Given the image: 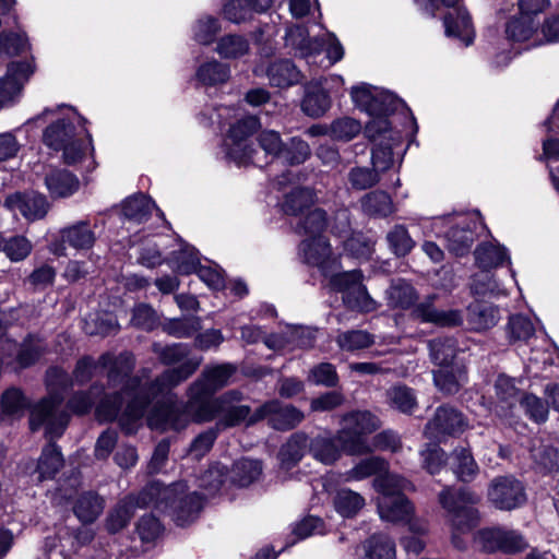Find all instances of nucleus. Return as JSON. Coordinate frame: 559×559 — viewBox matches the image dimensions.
<instances>
[{
    "instance_id": "obj_25",
    "label": "nucleus",
    "mask_w": 559,
    "mask_h": 559,
    "mask_svg": "<svg viewBox=\"0 0 559 559\" xmlns=\"http://www.w3.org/2000/svg\"><path fill=\"white\" fill-rule=\"evenodd\" d=\"M445 35L460 39L465 46L473 43L475 32L466 10L459 8L444 16Z\"/></svg>"
},
{
    "instance_id": "obj_58",
    "label": "nucleus",
    "mask_w": 559,
    "mask_h": 559,
    "mask_svg": "<svg viewBox=\"0 0 559 559\" xmlns=\"http://www.w3.org/2000/svg\"><path fill=\"white\" fill-rule=\"evenodd\" d=\"M373 336L367 331L350 330L342 332L336 336L337 345L347 352L359 350L373 344Z\"/></svg>"
},
{
    "instance_id": "obj_1",
    "label": "nucleus",
    "mask_w": 559,
    "mask_h": 559,
    "mask_svg": "<svg viewBox=\"0 0 559 559\" xmlns=\"http://www.w3.org/2000/svg\"><path fill=\"white\" fill-rule=\"evenodd\" d=\"M201 362L202 357L188 358L179 367L163 372L150 384H142L139 378H130L135 365L131 353L124 352L117 357L105 353L97 362L90 356L81 358L76 362L73 377L79 384H83L92 379L97 367L108 369V382L112 385L122 383V390L112 396L106 395L96 406V416L100 421L118 419L122 429L132 433L147 405L158 395L187 380Z\"/></svg>"
},
{
    "instance_id": "obj_19",
    "label": "nucleus",
    "mask_w": 559,
    "mask_h": 559,
    "mask_svg": "<svg viewBox=\"0 0 559 559\" xmlns=\"http://www.w3.org/2000/svg\"><path fill=\"white\" fill-rule=\"evenodd\" d=\"M4 206L13 213L19 211L29 222L43 219L50 209L47 198L35 191L9 194L4 200Z\"/></svg>"
},
{
    "instance_id": "obj_16",
    "label": "nucleus",
    "mask_w": 559,
    "mask_h": 559,
    "mask_svg": "<svg viewBox=\"0 0 559 559\" xmlns=\"http://www.w3.org/2000/svg\"><path fill=\"white\" fill-rule=\"evenodd\" d=\"M477 540L487 552L502 551L504 554H518L528 547L522 534L502 527L479 531L477 533Z\"/></svg>"
},
{
    "instance_id": "obj_29",
    "label": "nucleus",
    "mask_w": 559,
    "mask_h": 559,
    "mask_svg": "<svg viewBox=\"0 0 559 559\" xmlns=\"http://www.w3.org/2000/svg\"><path fill=\"white\" fill-rule=\"evenodd\" d=\"M45 185L53 198H67L79 189V179L66 169H51L45 176Z\"/></svg>"
},
{
    "instance_id": "obj_22",
    "label": "nucleus",
    "mask_w": 559,
    "mask_h": 559,
    "mask_svg": "<svg viewBox=\"0 0 559 559\" xmlns=\"http://www.w3.org/2000/svg\"><path fill=\"white\" fill-rule=\"evenodd\" d=\"M376 143L371 153V163L379 174L386 171L393 165V150L402 145V134L399 131L390 130L382 132L381 136L373 141Z\"/></svg>"
},
{
    "instance_id": "obj_36",
    "label": "nucleus",
    "mask_w": 559,
    "mask_h": 559,
    "mask_svg": "<svg viewBox=\"0 0 559 559\" xmlns=\"http://www.w3.org/2000/svg\"><path fill=\"white\" fill-rule=\"evenodd\" d=\"M475 260L481 271L502 265L506 261L510 262V257L506 247L491 242L479 245L475 251Z\"/></svg>"
},
{
    "instance_id": "obj_20",
    "label": "nucleus",
    "mask_w": 559,
    "mask_h": 559,
    "mask_svg": "<svg viewBox=\"0 0 559 559\" xmlns=\"http://www.w3.org/2000/svg\"><path fill=\"white\" fill-rule=\"evenodd\" d=\"M436 295L428 296L424 301L414 306L412 317L424 322L439 326H459L463 322L460 310H439L433 306Z\"/></svg>"
},
{
    "instance_id": "obj_55",
    "label": "nucleus",
    "mask_w": 559,
    "mask_h": 559,
    "mask_svg": "<svg viewBox=\"0 0 559 559\" xmlns=\"http://www.w3.org/2000/svg\"><path fill=\"white\" fill-rule=\"evenodd\" d=\"M219 32V21L211 15L200 16L192 26L193 39L201 45L212 44Z\"/></svg>"
},
{
    "instance_id": "obj_37",
    "label": "nucleus",
    "mask_w": 559,
    "mask_h": 559,
    "mask_svg": "<svg viewBox=\"0 0 559 559\" xmlns=\"http://www.w3.org/2000/svg\"><path fill=\"white\" fill-rule=\"evenodd\" d=\"M105 508L104 499L95 492L82 493L74 503V514L82 523L94 522Z\"/></svg>"
},
{
    "instance_id": "obj_43",
    "label": "nucleus",
    "mask_w": 559,
    "mask_h": 559,
    "mask_svg": "<svg viewBox=\"0 0 559 559\" xmlns=\"http://www.w3.org/2000/svg\"><path fill=\"white\" fill-rule=\"evenodd\" d=\"M317 200L313 189L310 188H295L285 195L282 203V210L289 215H298L304 210L314 204Z\"/></svg>"
},
{
    "instance_id": "obj_18",
    "label": "nucleus",
    "mask_w": 559,
    "mask_h": 559,
    "mask_svg": "<svg viewBox=\"0 0 559 559\" xmlns=\"http://www.w3.org/2000/svg\"><path fill=\"white\" fill-rule=\"evenodd\" d=\"M468 424L464 415L452 406L437 408L435 417L426 425L425 433L440 440L444 436H456L465 431Z\"/></svg>"
},
{
    "instance_id": "obj_10",
    "label": "nucleus",
    "mask_w": 559,
    "mask_h": 559,
    "mask_svg": "<svg viewBox=\"0 0 559 559\" xmlns=\"http://www.w3.org/2000/svg\"><path fill=\"white\" fill-rule=\"evenodd\" d=\"M329 286L332 290L343 293V302L348 309L367 313L378 308L364 286L362 274L358 270L332 275Z\"/></svg>"
},
{
    "instance_id": "obj_34",
    "label": "nucleus",
    "mask_w": 559,
    "mask_h": 559,
    "mask_svg": "<svg viewBox=\"0 0 559 559\" xmlns=\"http://www.w3.org/2000/svg\"><path fill=\"white\" fill-rule=\"evenodd\" d=\"M270 84L276 87H288L298 84L301 72L289 60H278L271 63L266 71Z\"/></svg>"
},
{
    "instance_id": "obj_31",
    "label": "nucleus",
    "mask_w": 559,
    "mask_h": 559,
    "mask_svg": "<svg viewBox=\"0 0 559 559\" xmlns=\"http://www.w3.org/2000/svg\"><path fill=\"white\" fill-rule=\"evenodd\" d=\"M500 319L499 309L492 305L473 302L467 307L466 320L474 331H485L493 328Z\"/></svg>"
},
{
    "instance_id": "obj_13",
    "label": "nucleus",
    "mask_w": 559,
    "mask_h": 559,
    "mask_svg": "<svg viewBox=\"0 0 559 559\" xmlns=\"http://www.w3.org/2000/svg\"><path fill=\"white\" fill-rule=\"evenodd\" d=\"M489 501L500 510L511 511L526 502L524 485L512 475L495 477L488 488Z\"/></svg>"
},
{
    "instance_id": "obj_48",
    "label": "nucleus",
    "mask_w": 559,
    "mask_h": 559,
    "mask_svg": "<svg viewBox=\"0 0 559 559\" xmlns=\"http://www.w3.org/2000/svg\"><path fill=\"white\" fill-rule=\"evenodd\" d=\"M201 319L193 316L167 319L162 324V329L165 333L177 338L191 337L201 330Z\"/></svg>"
},
{
    "instance_id": "obj_50",
    "label": "nucleus",
    "mask_w": 559,
    "mask_h": 559,
    "mask_svg": "<svg viewBox=\"0 0 559 559\" xmlns=\"http://www.w3.org/2000/svg\"><path fill=\"white\" fill-rule=\"evenodd\" d=\"M412 485L405 478L386 472H382L381 475H378L373 480V488L381 493V498L385 497H396L397 495H403L404 490L411 488Z\"/></svg>"
},
{
    "instance_id": "obj_46",
    "label": "nucleus",
    "mask_w": 559,
    "mask_h": 559,
    "mask_svg": "<svg viewBox=\"0 0 559 559\" xmlns=\"http://www.w3.org/2000/svg\"><path fill=\"white\" fill-rule=\"evenodd\" d=\"M361 550L365 559H395V545L383 534L372 535L362 544Z\"/></svg>"
},
{
    "instance_id": "obj_63",
    "label": "nucleus",
    "mask_w": 559,
    "mask_h": 559,
    "mask_svg": "<svg viewBox=\"0 0 559 559\" xmlns=\"http://www.w3.org/2000/svg\"><path fill=\"white\" fill-rule=\"evenodd\" d=\"M391 250L399 257L408 254L415 247V241L403 225L394 226L386 235Z\"/></svg>"
},
{
    "instance_id": "obj_15",
    "label": "nucleus",
    "mask_w": 559,
    "mask_h": 559,
    "mask_svg": "<svg viewBox=\"0 0 559 559\" xmlns=\"http://www.w3.org/2000/svg\"><path fill=\"white\" fill-rule=\"evenodd\" d=\"M95 241L96 236L90 223L80 221L60 229L59 238L50 242L49 251L55 255L64 257L67 246L85 251L92 249Z\"/></svg>"
},
{
    "instance_id": "obj_35",
    "label": "nucleus",
    "mask_w": 559,
    "mask_h": 559,
    "mask_svg": "<svg viewBox=\"0 0 559 559\" xmlns=\"http://www.w3.org/2000/svg\"><path fill=\"white\" fill-rule=\"evenodd\" d=\"M138 497H128L121 500L108 514L106 527L110 533H117L128 525L136 508H145Z\"/></svg>"
},
{
    "instance_id": "obj_21",
    "label": "nucleus",
    "mask_w": 559,
    "mask_h": 559,
    "mask_svg": "<svg viewBox=\"0 0 559 559\" xmlns=\"http://www.w3.org/2000/svg\"><path fill=\"white\" fill-rule=\"evenodd\" d=\"M506 33L509 39L513 41H531V46L542 45L544 41L550 43L543 28L539 31V22L535 16L522 14L511 20L507 24Z\"/></svg>"
},
{
    "instance_id": "obj_41",
    "label": "nucleus",
    "mask_w": 559,
    "mask_h": 559,
    "mask_svg": "<svg viewBox=\"0 0 559 559\" xmlns=\"http://www.w3.org/2000/svg\"><path fill=\"white\" fill-rule=\"evenodd\" d=\"M431 360L441 368L451 367L456 356L457 347L453 337H437L428 343Z\"/></svg>"
},
{
    "instance_id": "obj_7",
    "label": "nucleus",
    "mask_w": 559,
    "mask_h": 559,
    "mask_svg": "<svg viewBox=\"0 0 559 559\" xmlns=\"http://www.w3.org/2000/svg\"><path fill=\"white\" fill-rule=\"evenodd\" d=\"M343 427L337 439L346 454L361 455L372 451L366 440L367 435L380 427L379 419L368 411H356L343 416Z\"/></svg>"
},
{
    "instance_id": "obj_59",
    "label": "nucleus",
    "mask_w": 559,
    "mask_h": 559,
    "mask_svg": "<svg viewBox=\"0 0 559 559\" xmlns=\"http://www.w3.org/2000/svg\"><path fill=\"white\" fill-rule=\"evenodd\" d=\"M311 156L309 144L301 138L294 136L284 148L281 158L288 165H300Z\"/></svg>"
},
{
    "instance_id": "obj_17",
    "label": "nucleus",
    "mask_w": 559,
    "mask_h": 559,
    "mask_svg": "<svg viewBox=\"0 0 559 559\" xmlns=\"http://www.w3.org/2000/svg\"><path fill=\"white\" fill-rule=\"evenodd\" d=\"M264 418L276 430H289L304 419V414L292 405H284L278 401H270L260 406L250 418V423H257Z\"/></svg>"
},
{
    "instance_id": "obj_6",
    "label": "nucleus",
    "mask_w": 559,
    "mask_h": 559,
    "mask_svg": "<svg viewBox=\"0 0 559 559\" xmlns=\"http://www.w3.org/2000/svg\"><path fill=\"white\" fill-rule=\"evenodd\" d=\"M242 400V393L238 390H230L219 397L207 401L200 405L195 413L198 421H211L216 417H219L217 427H234L242 421L247 420L250 423L251 408L248 405H240L239 402Z\"/></svg>"
},
{
    "instance_id": "obj_8",
    "label": "nucleus",
    "mask_w": 559,
    "mask_h": 559,
    "mask_svg": "<svg viewBox=\"0 0 559 559\" xmlns=\"http://www.w3.org/2000/svg\"><path fill=\"white\" fill-rule=\"evenodd\" d=\"M479 497L467 489L453 490L445 487L439 493V503L447 510L455 532L464 533L478 523V511L474 506Z\"/></svg>"
},
{
    "instance_id": "obj_52",
    "label": "nucleus",
    "mask_w": 559,
    "mask_h": 559,
    "mask_svg": "<svg viewBox=\"0 0 559 559\" xmlns=\"http://www.w3.org/2000/svg\"><path fill=\"white\" fill-rule=\"evenodd\" d=\"M229 74L228 66L217 60H211L201 64L195 73L198 81L207 86L225 83L229 79Z\"/></svg>"
},
{
    "instance_id": "obj_44",
    "label": "nucleus",
    "mask_w": 559,
    "mask_h": 559,
    "mask_svg": "<svg viewBox=\"0 0 559 559\" xmlns=\"http://www.w3.org/2000/svg\"><path fill=\"white\" fill-rule=\"evenodd\" d=\"M155 207V203L151 198L144 194H136L126 199L122 204V213L129 221L143 223Z\"/></svg>"
},
{
    "instance_id": "obj_3",
    "label": "nucleus",
    "mask_w": 559,
    "mask_h": 559,
    "mask_svg": "<svg viewBox=\"0 0 559 559\" xmlns=\"http://www.w3.org/2000/svg\"><path fill=\"white\" fill-rule=\"evenodd\" d=\"M140 502L168 513L178 526L195 521L203 508V498L195 491L188 492L183 481L166 487L153 481L140 492Z\"/></svg>"
},
{
    "instance_id": "obj_53",
    "label": "nucleus",
    "mask_w": 559,
    "mask_h": 559,
    "mask_svg": "<svg viewBox=\"0 0 559 559\" xmlns=\"http://www.w3.org/2000/svg\"><path fill=\"white\" fill-rule=\"evenodd\" d=\"M262 473V465L260 461L241 459L235 462L231 469L233 481L240 486L247 487L257 480Z\"/></svg>"
},
{
    "instance_id": "obj_62",
    "label": "nucleus",
    "mask_w": 559,
    "mask_h": 559,
    "mask_svg": "<svg viewBox=\"0 0 559 559\" xmlns=\"http://www.w3.org/2000/svg\"><path fill=\"white\" fill-rule=\"evenodd\" d=\"M471 290L475 296H498L504 294L500 284L493 278L488 271L476 273L471 283Z\"/></svg>"
},
{
    "instance_id": "obj_39",
    "label": "nucleus",
    "mask_w": 559,
    "mask_h": 559,
    "mask_svg": "<svg viewBox=\"0 0 559 559\" xmlns=\"http://www.w3.org/2000/svg\"><path fill=\"white\" fill-rule=\"evenodd\" d=\"M389 464L379 456H370L358 462L353 468L343 474V481H359L372 475L386 472Z\"/></svg>"
},
{
    "instance_id": "obj_64",
    "label": "nucleus",
    "mask_w": 559,
    "mask_h": 559,
    "mask_svg": "<svg viewBox=\"0 0 559 559\" xmlns=\"http://www.w3.org/2000/svg\"><path fill=\"white\" fill-rule=\"evenodd\" d=\"M391 406L402 413H412L416 407V396L411 388L397 385L388 391Z\"/></svg>"
},
{
    "instance_id": "obj_33",
    "label": "nucleus",
    "mask_w": 559,
    "mask_h": 559,
    "mask_svg": "<svg viewBox=\"0 0 559 559\" xmlns=\"http://www.w3.org/2000/svg\"><path fill=\"white\" fill-rule=\"evenodd\" d=\"M465 367L455 364L451 367L440 368L433 372V382L436 386L445 394H455L466 382Z\"/></svg>"
},
{
    "instance_id": "obj_51",
    "label": "nucleus",
    "mask_w": 559,
    "mask_h": 559,
    "mask_svg": "<svg viewBox=\"0 0 559 559\" xmlns=\"http://www.w3.org/2000/svg\"><path fill=\"white\" fill-rule=\"evenodd\" d=\"M326 225L325 212L321 209H314L298 222L295 226V231L298 235L308 236L307 239H313L322 236Z\"/></svg>"
},
{
    "instance_id": "obj_23",
    "label": "nucleus",
    "mask_w": 559,
    "mask_h": 559,
    "mask_svg": "<svg viewBox=\"0 0 559 559\" xmlns=\"http://www.w3.org/2000/svg\"><path fill=\"white\" fill-rule=\"evenodd\" d=\"M29 76V67L25 62H12L7 74L0 79V105H7L15 99Z\"/></svg>"
},
{
    "instance_id": "obj_38",
    "label": "nucleus",
    "mask_w": 559,
    "mask_h": 559,
    "mask_svg": "<svg viewBox=\"0 0 559 559\" xmlns=\"http://www.w3.org/2000/svg\"><path fill=\"white\" fill-rule=\"evenodd\" d=\"M63 466V459L60 449L55 443H49L43 449L38 460L36 472L38 481L51 479Z\"/></svg>"
},
{
    "instance_id": "obj_9",
    "label": "nucleus",
    "mask_w": 559,
    "mask_h": 559,
    "mask_svg": "<svg viewBox=\"0 0 559 559\" xmlns=\"http://www.w3.org/2000/svg\"><path fill=\"white\" fill-rule=\"evenodd\" d=\"M259 128L260 121L254 116L243 117L231 124L223 143L226 157L239 166L258 164L254 157L258 152L249 141Z\"/></svg>"
},
{
    "instance_id": "obj_14",
    "label": "nucleus",
    "mask_w": 559,
    "mask_h": 559,
    "mask_svg": "<svg viewBox=\"0 0 559 559\" xmlns=\"http://www.w3.org/2000/svg\"><path fill=\"white\" fill-rule=\"evenodd\" d=\"M236 370V366L228 362L207 366L201 378L189 388L190 400L201 404L207 402L210 396L229 383Z\"/></svg>"
},
{
    "instance_id": "obj_40",
    "label": "nucleus",
    "mask_w": 559,
    "mask_h": 559,
    "mask_svg": "<svg viewBox=\"0 0 559 559\" xmlns=\"http://www.w3.org/2000/svg\"><path fill=\"white\" fill-rule=\"evenodd\" d=\"M388 302L391 308L408 309L415 305L418 295L415 288L404 280L391 283L388 292Z\"/></svg>"
},
{
    "instance_id": "obj_28",
    "label": "nucleus",
    "mask_w": 559,
    "mask_h": 559,
    "mask_svg": "<svg viewBox=\"0 0 559 559\" xmlns=\"http://www.w3.org/2000/svg\"><path fill=\"white\" fill-rule=\"evenodd\" d=\"M378 511L382 520L388 522H402L409 520L413 513V506L404 495L395 498H379Z\"/></svg>"
},
{
    "instance_id": "obj_49",
    "label": "nucleus",
    "mask_w": 559,
    "mask_h": 559,
    "mask_svg": "<svg viewBox=\"0 0 559 559\" xmlns=\"http://www.w3.org/2000/svg\"><path fill=\"white\" fill-rule=\"evenodd\" d=\"M250 44L248 39L238 34H229L221 37L217 41L215 51L225 59H237L249 52Z\"/></svg>"
},
{
    "instance_id": "obj_24",
    "label": "nucleus",
    "mask_w": 559,
    "mask_h": 559,
    "mask_svg": "<svg viewBox=\"0 0 559 559\" xmlns=\"http://www.w3.org/2000/svg\"><path fill=\"white\" fill-rule=\"evenodd\" d=\"M147 424L153 429L180 430L188 424L187 416L175 405H158L153 408L147 417Z\"/></svg>"
},
{
    "instance_id": "obj_27",
    "label": "nucleus",
    "mask_w": 559,
    "mask_h": 559,
    "mask_svg": "<svg viewBox=\"0 0 559 559\" xmlns=\"http://www.w3.org/2000/svg\"><path fill=\"white\" fill-rule=\"evenodd\" d=\"M271 4L272 0H229L223 8V14L233 23H241L251 17L252 12H265Z\"/></svg>"
},
{
    "instance_id": "obj_4",
    "label": "nucleus",
    "mask_w": 559,
    "mask_h": 559,
    "mask_svg": "<svg viewBox=\"0 0 559 559\" xmlns=\"http://www.w3.org/2000/svg\"><path fill=\"white\" fill-rule=\"evenodd\" d=\"M83 119L69 108L67 117L48 126L43 134V142L55 151L63 152V160L72 165L81 160L91 145V135L81 124Z\"/></svg>"
},
{
    "instance_id": "obj_12",
    "label": "nucleus",
    "mask_w": 559,
    "mask_h": 559,
    "mask_svg": "<svg viewBox=\"0 0 559 559\" xmlns=\"http://www.w3.org/2000/svg\"><path fill=\"white\" fill-rule=\"evenodd\" d=\"M401 104L402 100L392 93L377 88L372 97L370 108L367 110V114L371 116L372 119L365 128V133L370 141L378 140L382 132L386 133L388 131L393 130L390 127L386 116L395 111Z\"/></svg>"
},
{
    "instance_id": "obj_42",
    "label": "nucleus",
    "mask_w": 559,
    "mask_h": 559,
    "mask_svg": "<svg viewBox=\"0 0 559 559\" xmlns=\"http://www.w3.org/2000/svg\"><path fill=\"white\" fill-rule=\"evenodd\" d=\"M83 330L87 335L107 336L119 330L116 317L108 312L88 314L83 320Z\"/></svg>"
},
{
    "instance_id": "obj_61",
    "label": "nucleus",
    "mask_w": 559,
    "mask_h": 559,
    "mask_svg": "<svg viewBox=\"0 0 559 559\" xmlns=\"http://www.w3.org/2000/svg\"><path fill=\"white\" fill-rule=\"evenodd\" d=\"M350 187L355 190H367L380 181V174L373 167L356 166L347 175Z\"/></svg>"
},
{
    "instance_id": "obj_54",
    "label": "nucleus",
    "mask_w": 559,
    "mask_h": 559,
    "mask_svg": "<svg viewBox=\"0 0 559 559\" xmlns=\"http://www.w3.org/2000/svg\"><path fill=\"white\" fill-rule=\"evenodd\" d=\"M365 213L373 216H388L393 212L391 197L384 191H372L360 200Z\"/></svg>"
},
{
    "instance_id": "obj_56",
    "label": "nucleus",
    "mask_w": 559,
    "mask_h": 559,
    "mask_svg": "<svg viewBox=\"0 0 559 559\" xmlns=\"http://www.w3.org/2000/svg\"><path fill=\"white\" fill-rule=\"evenodd\" d=\"M33 250V243L23 235L4 238L2 251L11 262L24 261Z\"/></svg>"
},
{
    "instance_id": "obj_26",
    "label": "nucleus",
    "mask_w": 559,
    "mask_h": 559,
    "mask_svg": "<svg viewBox=\"0 0 559 559\" xmlns=\"http://www.w3.org/2000/svg\"><path fill=\"white\" fill-rule=\"evenodd\" d=\"M331 106V98L323 87V82L307 84L301 103L302 111L312 118L323 116Z\"/></svg>"
},
{
    "instance_id": "obj_47",
    "label": "nucleus",
    "mask_w": 559,
    "mask_h": 559,
    "mask_svg": "<svg viewBox=\"0 0 559 559\" xmlns=\"http://www.w3.org/2000/svg\"><path fill=\"white\" fill-rule=\"evenodd\" d=\"M308 445V437L305 433L296 432L292 435L280 450L282 464L286 467L297 464L302 459Z\"/></svg>"
},
{
    "instance_id": "obj_45",
    "label": "nucleus",
    "mask_w": 559,
    "mask_h": 559,
    "mask_svg": "<svg viewBox=\"0 0 559 559\" xmlns=\"http://www.w3.org/2000/svg\"><path fill=\"white\" fill-rule=\"evenodd\" d=\"M448 249L455 255L462 257L469 252L474 241L475 233L468 224L462 222V227H452L445 235Z\"/></svg>"
},
{
    "instance_id": "obj_60",
    "label": "nucleus",
    "mask_w": 559,
    "mask_h": 559,
    "mask_svg": "<svg viewBox=\"0 0 559 559\" xmlns=\"http://www.w3.org/2000/svg\"><path fill=\"white\" fill-rule=\"evenodd\" d=\"M170 263L180 274L194 273L200 263L198 251L193 247L185 245L179 251L173 253Z\"/></svg>"
},
{
    "instance_id": "obj_2",
    "label": "nucleus",
    "mask_w": 559,
    "mask_h": 559,
    "mask_svg": "<svg viewBox=\"0 0 559 559\" xmlns=\"http://www.w3.org/2000/svg\"><path fill=\"white\" fill-rule=\"evenodd\" d=\"M46 385L48 395L32 408L29 426L33 431L44 427L46 437L52 440L59 438L68 426L70 416L61 406L73 381L66 370L51 367L46 373Z\"/></svg>"
},
{
    "instance_id": "obj_11",
    "label": "nucleus",
    "mask_w": 559,
    "mask_h": 559,
    "mask_svg": "<svg viewBox=\"0 0 559 559\" xmlns=\"http://www.w3.org/2000/svg\"><path fill=\"white\" fill-rule=\"evenodd\" d=\"M298 254L304 263L318 267L322 275L329 278V282L332 275L341 273L340 261L333 255L331 246L323 236L302 240L299 245Z\"/></svg>"
},
{
    "instance_id": "obj_5",
    "label": "nucleus",
    "mask_w": 559,
    "mask_h": 559,
    "mask_svg": "<svg viewBox=\"0 0 559 559\" xmlns=\"http://www.w3.org/2000/svg\"><path fill=\"white\" fill-rule=\"evenodd\" d=\"M285 44L310 66L329 68L344 56V48L334 34L310 38L307 27L302 25H293L286 29Z\"/></svg>"
},
{
    "instance_id": "obj_32",
    "label": "nucleus",
    "mask_w": 559,
    "mask_h": 559,
    "mask_svg": "<svg viewBox=\"0 0 559 559\" xmlns=\"http://www.w3.org/2000/svg\"><path fill=\"white\" fill-rule=\"evenodd\" d=\"M332 503L337 514L345 519L356 516L365 507V498L349 488H340L332 496Z\"/></svg>"
},
{
    "instance_id": "obj_30",
    "label": "nucleus",
    "mask_w": 559,
    "mask_h": 559,
    "mask_svg": "<svg viewBox=\"0 0 559 559\" xmlns=\"http://www.w3.org/2000/svg\"><path fill=\"white\" fill-rule=\"evenodd\" d=\"M311 455L319 462L331 465L340 460L344 452L337 435L335 437L317 436L309 443Z\"/></svg>"
},
{
    "instance_id": "obj_57",
    "label": "nucleus",
    "mask_w": 559,
    "mask_h": 559,
    "mask_svg": "<svg viewBox=\"0 0 559 559\" xmlns=\"http://www.w3.org/2000/svg\"><path fill=\"white\" fill-rule=\"evenodd\" d=\"M452 468L456 477L462 481L472 480L478 472V466L474 457L466 449H460L453 452Z\"/></svg>"
}]
</instances>
